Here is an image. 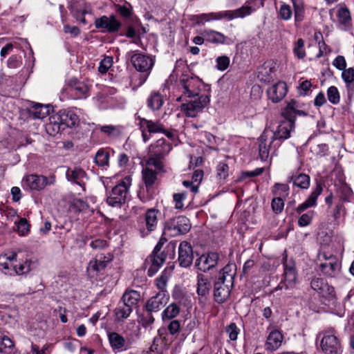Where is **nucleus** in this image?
<instances>
[{"mask_svg": "<svg viewBox=\"0 0 354 354\" xmlns=\"http://www.w3.org/2000/svg\"><path fill=\"white\" fill-rule=\"evenodd\" d=\"M108 338L111 347L114 351H124L131 347V343L126 342L125 339L116 332L109 333Z\"/></svg>", "mask_w": 354, "mask_h": 354, "instance_id": "20", "label": "nucleus"}, {"mask_svg": "<svg viewBox=\"0 0 354 354\" xmlns=\"http://www.w3.org/2000/svg\"><path fill=\"white\" fill-rule=\"evenodd\" d=\"M223 11L218 12H210L208 14H201L196 16V24L203 25L205 22L212 20H220L225 19Z\"/></svg>", "mask_w": 354, "mask_h": 354, "instance_id": "41", "label": "nucleus"}, {"mask_svg": "<svg viewBox=\"0 0 354 354\" xmlns=\"http://www.w3.org/2000/svg\"><path fill=\"white\" fill-rule=\"evenodd\" d=\"M322 185L320 184H317L308 198L297 207V212L298 214H301L306 209L315 206L317 204V199L322 192Z\"/></svg>", "mask_w": 354, "mask_h": 354, "instance_id": "26", "label": "nucleus"}, {"mask_svg": "<svg viewBox=\"0 0 354 354\" xmlns=\"http://www.w3.org/2000/svg\"><path fill=\"white\" fill-rule=\"evenodd\" d=\"M171 149V145L167 142L165 139L161 138L151 144L149 147V156H156L164 158Z\"/></svg>", "mask_w": 354, "mask_h": 354, "instance_id": "21", "label": "nucleus"}, {"mask_svg": "<svg viewBox=\"0 0 354 354\" xmlns=\"http://www.w3.org/2000/svg\"><path fill=\"white\" fill-rule=\"evenodd\" d=\"M318 292L328 301L334 303L336 299V293L334 287L329 285L327 282Z\"/></svg>", "mask_w": 354, "mask_h": 354, "instance_id": "44", "label": "nucleus"}, {"mask_svg": "<svg viewBox=\"0 0 354 354\" xmlns=\"http://www.w3.org/2000/svg\"><path fill=\"white\" fill-rule=\"evenodd\" d=\"M169 299V296L167 291H159L147 300L144 308L146 311L158 312L167 304Z\"/></svg>", "mask_w": 354, "mask_h": 354, "instance_id": "14", "label": "nucleus"}, {"mask_svg": "<svg viewBox=\"0 0 354 354\" xmlns=\"http://www.w3.org/2000/svg\"><path fill=\"white\" fill-rule=\"evenodd\" d=\"M32 261H26L22 263H19L15 266L16 274H24L28 273L31 270Z\"/></svg>", "mask_w": 354, "mask_h": 354, "instance_id": "57", "label": "nucleus"}, {"mask_svg": "<svg viewBox=\"0 0 354 354\" xmlns=\"http://www.w3.org/2000/svg\"><path fill=\"white\" fill-rule=\"evenodd\" d=\"M185 193H176L173 195L175 207L178 209H182L184 207L183 201L186 198Z\"/></svg>", "mask_w": 354, "mask_h": 354, "instance_id": "62", "label": "nucleus"}, {"mask_svg": "<svg viewBox=\"0 0 354 354\" xmlns=\"http://www.w3.org/2000/svg\"><path fill=\"white\" fill-rule=\"evenodd\" d=\"M271 207L275 214H280L284 207L283 200L281 196L274 198L271 203Z\"/></svg>", "mask_w": 354, "mask_h": 354, "instance_id": "54", "label": "nucleus"}, {"mask_svg": "<svg viewBox=\"0 0 354 354\" xmlns=\"http://www.w3.org/2000/svg\"><path fill=\"white\" fill-rule=\"evenodd\" d=\"M292 15V12L291 7L286 3L281 4L279 11L280 18L283 20H288L291 18Z\"/></svg>", "mask_w": 354, "mask_h": 354, "instance_id": "55", "label": "nucleus"}, {"mask_svg": "<svg viewBox=\"0 0 354 354\" xmlns=\"http://www.w3.org/2000/svg\"><path fill=\"white\" fill-rule=\"evenodd\" d=\"M140 299V293L136 290H130L124 292L120 301L125 304H128V306L133 309L134 307L137 306Z\"/></svg>", "mask_w": 354, "mask_h": 354, "instance_id": "34", "label": "nucleus"}, {"mask_svg": "<svg viewBox=\"0 0 354 354\" xmlns=\"http://www.w3.org/2000/svg\"><path fill=\"white\" fill-rule=\"evenodd\" d=\"M212 285L207 277L203 274H198L197 276V294L199 299L205 300L209 294Z\"/></svg>", "mask_w": 354, "mask_h": 354, "instance_id": "27", "label": "nucleus"}, {"mask_svg": "<svg viewBox=\"0 0 354 354\" xmlns=\"http://www.w3.org/2000/svg\"><path fill=\"white\" fill-rule=\"evenodd\" d=\"M253 11V9L251 6H243L240 8H238L234 10H225L223 11L224 17L228 20H232L234 18L237 17H244L247 15H250Z\"/></svg>", "mask_w": 354, "mask_h": 354, "instance_id": "32", "label": "nucleus"}, {"mask_svg": "<svg viewBox=\"0 0 354 354\" xmlns=\"http://www.w3.org/2000/svg\"><path fill=\"white\" fill-rule=\"evenodd\" d=\"M259 154L261 160L266 161L269 157L270 151L273 150L274 153L277 148L274 147L276 141L270 135V132L264 131L259 139Z\"/></svg>", "mask_w": 354, "mask_h": 354, "instance_id": "9", "label": "nucleus"}, {"mask_svg": "<svg viewBox=\"0 0 354 354\" xmlns=\"http://www.w3.org/2000/svg\"><path fill=\"white\" fill-rule=\"evenodd\" d=\"M320 268L326 276L328 277H335L340 271L341 265L335 256L329 254L327 261L320 263Z\"/></svg>", "mask_w": 354, "mask_h": 354, "instance_id": "17", "label": "nucleus"}, {"mask_svg": "<svg viewBox=\"0 0 354 354\" xmlns=\"http://www.w3.org/2000/svg\"><path fill=\"white\" fill-rule=\"evenodd\" d=\"M131 62L138 71L146 73L147 75L154 64L152 58L142 53H133L131 56Z\"/></svg>", "mask_w": 354, "mask_h": 354, "instance_id": "11", "label": "nucleus"}, {"mask_svg": "<svg viewBox=\"0 0 354 354\" xmlns=\"http://www.w3.org/2000/svg\"><path fill=\"white\" fill-rule=\"evenodd\" d=\"M313 215L314 212L313 211L303 214L298 219V225L300 227H306L310 225L312 221Z\"/></svg>", "mask_w": 354, "mask_h": 354, "instance_id": "58", "label": "nucleus"}, {"mask_svg": "<svg viewBox=\"0 0 354 354\" xmlns=\"http://www.w3.org/2000/svg\"><path fill=\"white\" fill-rule=\"evenodd\" d=\"M219 260V254L215 252H210L201 255L196 259L195 266L203 272H207L215 268Z\"/></svg>", "mask_w": 354, "mask_h": 354, "instance_id": "12", "label": "nucleus"}, {"mask_svg": "<svg viewBox=\"0 0 354 354\" xmlns=\"http://www.w3.org/2000/svg\"><path fill=\"white\" fill-rule=\"evenodd\" d=\"M142 178L147 188L151 187L157 179L156 172L147 167L142 170Z\"/></svg>", "mask_w": 354, "mask_h": 354, "instance_id": "45", "label": "nucleus"}, {"mask_svg": "<svg viewBox=\"0 0 354 354\" xmlns=\"http://www.w3.org/2000/svg\"><path fill=\"white\" fill-rule=\"evenodd\" d=\"M172 297L175 300H177L180 304H185V302L188 300L187 297L179 288H176L174 290L172 293Z\"/></svg>", "mask_w": 354, "mask_h": 354, "instance_id": "63", "label": "nucleus"}, {"mask_svg": "<svg viewBox=\"0 0 354 354\" xmlns=\"http://www.w3.org/2000/svg\"><path fill=\"white\" fill-rule=\"evenodd\" d=\"M258 78L263 82H269L274 77V67L268 64H264L258 73Z\"/></svg>", "mask_w": 354, "mask_h": 354, "instance_id": "42", "label": "nucleus"}, {"mask_svg": "<svg viewBox=\"0 0 354 354\" xmlns=\"http://www.w3.org/2000/svg\"><path fill=\"white\" fill-rule=\"evenodd\" d=\"M225 331L227 333L229 338L232 341H234L237 339L238 335L239 333V329L238 328L235 323L230 324L226 327Z\"/></svg>", "mask_w": 354, "mask_h": 354, "instance_id": "59", "label": "nucleus"}, {"mask_svg": "<svg viewBox=\"0 0 354 354\" xmlns=\"http://www.w3.org/2000/svg\"><path fill=\"white\" fill-rule=\"evenodd\" d=\"M55 183V177L51 176L50 179L42 175L30 174L23 178L24 186L30 190L40 191L44 189L48 185Z\"/></svg>", "mask_w": 354, "mask_h": 354, "instance_id": "5", "label": "nucleus"}, {"mask_svg": "<svg viewBox=\"0 0 354 354\" xmlns=\"http://www.w3.org/2000/svg\"><path fill=\"white\" fill-rule=\"evenodd\" d=\"M194 259L193 250L191 245L187 241L180 243L178 248V261L181 267L187 268Z\"/></svg>", "mask_w": 354, "mask_h": 354, "instance_id": "16", "label": "nucleus"}, {"mask_svg": "<svg viewBox=\"0 0 354 354\" xmlns=\"http://www.w3.org/2000/svg\"><path fill=\"white\" fill-rule=\"evenodd\" d=\"M268 95L270 100L277 103L280 102L287 93V86L283 82H279L268 89Z\"/></svg>", "mask_w": 354, "mask_h": 354, "instance_id": "22", "label": "nucleus"}, {"mask_svg": "<svg viewBox=\"0 0 354 354\" xmlns=\"http://www.w3.org/2000/svg\"><path fill=\"white\" fill-rule=\"evenodd\" d=\"M180 312V308L176 303H171L167 306L162 313V319L164 322L176 318Z\"/></svg>", "mask_w": 354, "mask_h": 354, "instance_id": "39", "label": "nucleus"}, {"mask_svg": "<svg viewBox=\"0 0 354 354\" xmlns=\"http://www.w3.org/2000/svg\"><path fill=\"white\" fill-rule=\"evenodd\" d=\"M167 328L169 334L175 335L179 333L180 330V323L177 319L170 321L167 325Z\"/></svg>", "mask_w": 354, "mask_h": 354, "instance_id": "64", "label": "nucleus"}, {"mask_svg": "<svg viewBox=\"0 0 354 354\" xmlns=\"http://www.w3.org/2000/svg\"><path fill=\"white\" fill-rule=\"evenodd\" d=\"M202 35L207 41L212 44H224L226 39V37L223 33L210 29L204 30Z\"/></svg>", "mask_w": 354, "mask_h": 354, "instance_id": "35", "label": "nucleus"}, {"mask_svg": "<svg viewBox=\"0 0 354 354\" xmlns=\"http://www.w3.org/2000/svg\"><path fill=\"white\" fill-rule=\"evenodd\" d=\"M234 284L216 278L214 283V298L218 304L224 303L230 297Z\"/></svg>", "mask_w": 354, "mask_h": 354, "instance_id": "10", "label": "nucleus"}, {"mask_svg": "<svg viewBox=\"0 0 354 354\" xmlns=\"http://www.w3.org/2000/svg\"><path fill=\"white\" fill-rule=\"evenodd\" d=\"M209 102V96L207 95H202L194 100L183 104L181 105V111H183L187 117L194 118L196 117Z\"/></svg>", "mask_w": 354, "mask_h": 354, "instance_id": "6", "label": "nucleus"}, {"mask_svg": "<svg viewBox=\"0 0 354 354\" xmlns=\"http://www.w3.org/2000/svg\"><path fill=\"white\" fill-rule=\"evenodd\" d=\"M294 7L295 19L300 22L304 19V8L301 0H291Z\"/></svg>", "mask_w": 354, "mask_h": 354, "instance_id": "48", "label": "nucleus"}, {"mask_svg": "<svg viewBox=\"0 0 354 354\" xmlns=\"http://www.w3.org/2000/svg\"><path fill=\"white\" fill-rule=\"evenodd\" d=\"M133 309L131 307H129L128 304H125L120 301L118 303L117 307L114 310L115 321H124V319H127L129 317Z\"/></svg>", "mask_w": 354, "mask_h": 354, "instance_id": "33", "label": "nucleus"}, {"mask_svg": "<svg viewBox=\"0 0 354 354\" xmlns=\"http://www.w3.org/2000/svg\"><path fill=\"white\" fill-rule=\"evenodd\" d=\"M301 108L300 103L295 100H291L283 109L281 115L284 120L279 123L275 131L270 133L276 141L274 144V148L279 147L283 141L290 137L291 132L295 130L296 116L307 115V113L301 110Z\"/></svg>", "mask_w": 354, "mask_h": 354, "instance_id": "1", "label": "nucleus"}, {"mask_svg": "<svg viewBox=\"0 0 354 354\" xmlns=\"http://www.w3.org/2000/svg\"><path fill=\"white\" fill-rule=\"evenodd\" d=\"M337 193L341 200L344 202H348L353 197V191L351 188L345 183H342L339 187H337Z\"/></svg>", "mask_w": 354, "mask_h": 354, "instance_id": "43", "label": "nucleus"}, {"mask_svg": "<svg viewBox=\"0 0 354 354\" xmlns=\"http://www.w3.org/2000/svg\"><path fill=\"white\" fill-rule=\"evenodd\" d=\"M96 28L104 29L110 33L116 32L121 27V23L116 19L114 15L110 17L102 16L96 18L94 21Z\"/></svg>", "mask_w": 354, "mask_h": 354, "instance_id": "13", "label": "nucleus"}, {"mask_svg": "<svg viewBox=\"0 0 354 354\" xmlns=\"http://www.w3.org/2000/svg\"><path fill=\"white\" fill-rule=\"evenodd\" d=\"M293 52L299 59H303L306 56L304 50V41L303 39H298L295 44Z\"/></svg>", "mask_w": 354, "mask_h": 354, "instance_id": "50", "label": "nucleus"}, {"mask_svg": "<svg viewBox=\"0 0 354 354\" xmlns=\"http://www.w3.org/2000/svg\"><path fill=\"white\" fill-rule=\"evenodd\" d=\"M327 96L328 100L333 104H337L339 102L340 97L337 88L334 86H330L327 91Z\"/></svg>", "mask_w": 354, "mask_h": 354, "instance_id": "51", "label": "nucleus"}, {"mask_svg": "<svg viewBox=\"0 0 354 354\" xmlns=\"http://www.w3.org/2000/svg\"><path fill=\"white\" fill-rule=\"evenodd\" d=\"M337 18L342 29L346 30L351 26V17L349 10L346 7L340 8L337 12Z\"/></svg>", "mask_w": 354, "mask_h": 354, "instance_id": "37", "label": "nucleus"}, {"mask_svg": "<svg viewBox=\"0 0 354 354\" xmlns=\"http://www.w3.org/2000/svg\"><path fill=\"white\" fill-rule=\"evenodd\" d=\"M71 88L75 92L78 97L84 95L88 91L87 86L81 82H75L74 84L71 86Z\"/></svg>", "mask_w": 354, "mask_h": 354, "instance_id": "56", "label": "nucleus"}, {"mask_svg": "<svg viewBox=\"0 0 354 354\" xmlns=\"http://www.w3.org/2000/svg\"><path fill=\"white\" fill-rule=\"evenodd\" d=\"M228 165L225 162H219L216 167L217 176L220 179H225L228 176Z\"/></svg>", "mask_w": 354, "mask_h": 354, "instance_id": "60", "label": "nucleus"}, {"mask_svg": "<svg viewBox=\"0 0 354 354\" xmlns=\"http://www.w3.org/2000/svg\"><path fill=\"white\" fill-rule=\"evenodd\" d=\"M112 64L113 60L111 57H105L100 63V66L98 68L99 72L101 73H106L112 66Z\"/></svg>", "mask_w": 354, "mask_h": 354, "instance_id": "61", "label": "nucleus"}, {"mask_svg": "<svg viewBox=\"0 0 354 354\" xmlns=\"http://www.w3.org/2000/svg\"><path fill=\"white\" fill-rule=\"evenodd\" d=\"M159 211L156 209H149L145 216V228L140 229V234L142 237L147 236L150 232L154 231L158 225V215Z\"/></svg>", "mask_w": 354, "mask_h": 354, "instance_id": "15", "label": "nucleus"}, {"mask_svg": "<svg viewBox=\"0 0 354 354\" xmlns=\"http://www.w3.org/2000/svg\"><path fill=\"white\" fill-rule=\"evenodd\" d=\"M191 228L189 220L184 216H179L169 219L165 223V230L170 236H176L187 233Z\"/></svg>", "mask_w": 354, "mask_h": 354, "instance_id": "4", "label": "nucleus"}, {"mask_svg": "<svg viewBox=\"0 0 354 354\" xmlns=\"http://www.w3.org/2000/svg\"><path fill=\"white\" fill-rule=\"evenodd\" d=\"M14 347L12 340L6 336L0 328V353H6Z\"/></svg>", "mask_w": 354, "mask_h": 354, "instance_id": "47", "label": "nucleus"}, {"mask_svg": "<svg viewBox=\"0 0 354 354\" xmlns=\"http://www.w3.org/2000/svg\"><path fill=\"white\" fill-rule=\"evenodd\" d=\"M59 122L66 127L73 128L79 124V117L73 111L61 110L57 114Z\"/></svg>", "mask_w": 354, "mask_h": 354, "instance_id": "23", "label": "nucleus"}, {"mask_svg": "<svg viewBox=\"0 0 354 354\" xmlns=\"http://www.w3.org/2000/svg\"><path fill=\"white\" fill-rule=\"evenodd\" d=\"M49 113L48 106H46L39 103H34L30 107L24 110L23 115L27 119H44Z\"/></svg>", "mask_w": 354, "mask_h": 354, "instance_id": "18", "label": "nucleus"}, {"mask_svg": "<svg viewBox=\"0 0 354 354\" xmlns=\"http://www.w3.org/2000/svg\"><path fill=\"white\" fill-rule=\"evenodd\" d=\"M138 118L140 120L139 125L140 129L145 128L150 133H156L164 131V126L160 122H153L140 117Z\"/></svg>", "mask_w": 354, "mask_h": 354, "instance_id": "30", "label": "nucleus"}, {"mask_svg": "<svg viewBox=\"0 0 354 354\" xmlns=\"http://www.w3.org/2000/svg\"><path fill=\"white\" fill-rule=\"evenodd\" d=\"M131 185V178L126 176L112 189L106 198L107 203L114 207H119L124 204Z\"/></svg>", "mask_w": 354, "mask_h": 354, "instance_id": "3", "label": "nucleus"}, {"mask_svg": "<svg viewBox=\"0 0 354 354\" xmlns=\"http://www.w3.org/2000/svg\"><path fill=\"white\" fill-rule=\"evenodd\" d=\"M236 274V266L234 263H227L218 273L216 278L234 284V277Z\"/></svg>", "mask_w": 354, "mask_h": 354, "instance_id": "29", "label": "nucleus"}, {"mask_svg": "<svg viewBox=\"0 0 354 354\" xmlns=\"http://www.w3.org/2000/svg\"><path fill=\"white\" fill-rule=\"evenodd\" d=\"M66 176L68 181L80 185L82 190H85L86 180L88 177L84 169L80 167L68 168Z\"/></svg>", "mask_w": 354, "mask_h": 354, "instance_id": "19", "label": "nucleus"}, {"mask_svg": "<svg viewBox=\"0 0 354 354\" xmlns=\"http://www.w3.org/2000/svg\"><path fill=\"white\" fill-rule=\"evenodd\" d=\"M284 268L283 279L281 282L286 289H292L295 287L297 279V273L295 269V262L288 261L287 257L283 258Z\"/></svg>", "mask_w": 354, "mask_h": 354, "instance_id": "8", "label": "nucleus"}, {"mask_svg": "<svg viewBox=\"0 0 354 354\" xmlns=\"http://www.w3.org/2000/svg\"><path fill=\"white\" fill-rule=\"evenodd\" d=\"M113 260V255L108 252L106 254H99L95 258L89 263V268L95 271L100 272L105 269L107 265Z\"/></svg>", "mask_w": 354, "mask_h": 354, "instance_id": "24", "label": "nucleus"}, {"mask_svg": "<svg viewBox=\"0 0 354 354\" xmlns=\"http://www.w3.org/2000/svg\"><path fill=\"white\" fill-rule=\"evenodd\" d=\"M99 129L102 133H104L110 137L117 136L120 133L119 128L113 125L100 126Z\"/></svg>", "mask_w": 354, "mask_h": 354, "instance_id": "49", "label": "nucleus"}, {"mask_svg": "<svg viewBox=\"0 0 354 354\" xmlns=\"http://www.w3.org/2000/svg\"><path fill=\"white\" fill-rule=\"evenodd\" d=\"M288 182H292L293 185L301 189H308L310 186V178L305 174H299L288 177Z\"/></svg>", "mask_w": 354, "mask_h": 354, "instance_id": "38", "label": "nucleus"}, {"mask_svg": "<svg viewBox=\"0 0 354 354\" xmlns=\"http://www.w3.org/2000/svg\"><path fill=\"white\" fill-rule=\"evenodd\" d=\"M164 158L156 156H149L147 161V165L149 166H153L158 171H161L163 167L162 159Z\"/></svg>", "mask_w": 354, "mask_h": 354, "instance_id": "52", "label": "nucleus"}, {"mask_svg": "<svg viewBox=\"0 0 354 354\" xmlns=\"http://www.w3.org/2000/svg\"><path fill=\"white\" fill-rule=\"evenodd\" d=\"M342 77L346 84L348 98L351 99L354 95V68L344 69L342 71Z\"/></svg>", "mask_w": 354, "mask_h": 354, "instance_id": "31", "label": "nucleus"}, {"mask_svg": "<svg viewBox=\"0 0 354 354\" xmlns=\"http://www.w3.org/2000/svg\"><path fill=\"white\" fill-rule=\"evenodd\" d=\"M283 339V335L279 330H272L267 337L266 343V350L270 351L277 350L281 346Z\"/></svg>", "mask_w": 354, "mask_h": 354, "instance_id": "28", "label": "nucleus"}, {"mask_svg": "<svg viewBox=\"0 0 354 354\" xmlns=\"http://www.w3.org/2000/svg\"><path fill=\"white\" fill-rule=\"evenodd\" d=\"M46 130L50 135H55L64 130V127L59 122L57 115L50 118V122L46 125Z\"/></svg>", "mask_w": 354, "mask_h": 354, "instance_id": "40", "label": "nucleus"}, {"mask_svg": "<svg viewBox=\"0 0 354 354\" xmlns=\"http://www.w3.org/2000/svg\"><path fill=\"white\" fill-rule=\"evenodd\" d=\"M30 228V225L25 218H21L17 223V230L21 236L26 235Z\"/></svg>", "mask_w": 354, "mask_h": 354, "instance_id": "53", "label": "nucleus"}, {"mask_svg": "<svg viewBox=\"0 0 354 354\" xmlns=\"http://www.w3.org/2000/svg\"><path fill=\"white\" fill-rule=\"evenodd\" d=\"M165 261V255L162 252H152L151 254L147 259L146 262L150 263L151 266L148 269V275L152 277L154 275L159 268L163 264Z\"/></svg>", "mask_w": 354, "mask_h": 354, "instance_id": "25", "label": "nucleus"}, {"mask_svg": "<svg viewBox=\"0 0 354 354\" xmlns=\"http://www.w3.org/2000/svg\"><path fill=\"white\" fill-rule=\"evenodd\" d=\"M201 80L198 77L183 76L179 80V86L182 88L183 94L187 97L199 95Z\"/></svg>", "mask_w": 354, "mask_h": 354, "instance_id": "7", "label": "nucleus"}, {"mask_svg": "<svg viewBox=\"0 0 354 354\" xmlns=\"http://www.w3.org/2000/svg\"><path fill=\"white\" fill-rule=\"evenodd\" d=\"M147 106L152 111L160 110L164 104V100L162 95L157 92L152 91L149 97L147 98Z\"/></svg>", "mask_w": 354, "mask_h": 354, "instance_id": "36", "label": "nucleus"}, {"mask_svg": "<svg viewBox=\"0 0 354 354\" xmlns=\"http://www.w3.org/2000/svg\"><path fill=\"white\" fill-rule=\"evenodd\" d=\"M334 328L319 334V346L323 354H341L342 346L340 339L336 335Z\"/></svg>", "mask_w": 354, "mask_h": 354, "instance_id": "2", "label": "nucleus"}, {"mask_svg": "<svg viewBox=\"0 0 354 354\" xmlns=\"http://www.w3.org/2000/svg\"><path fill=\"white\" fill-rule=\"evenodd\" d=\"M109 153L104 149H99L95 154V162L99 167H106L109 165Z\"/></svg>", "mask_w": 354, "mask_h": 354, "instance_id": "46", "label": "nucleus"}]
</instances>
